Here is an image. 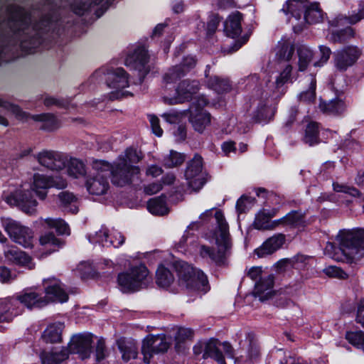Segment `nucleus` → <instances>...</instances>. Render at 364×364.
I'll list each match as a JSON object with an SVG mask.
<instances>
[{"instance_id": "obj_47", "label": "nucleus", "mask_w": 364, "mask_h": 364, "mask_svg": "<svg viewBox=\"0 0 364 364\" xmlns=\"http://www.w3.org/2000/svg\"><path fill=\"white\" fill-rule=\"evenodd\" d=\"M185 156L179 152L171 150L169 154L163 159L164 166L166 168H173L183 164Z\"/></svg>"}, {"instance_id": "obj_46", "label": "nucleus", "mask_w": 364, "mask_h": 364, "mask_svg": "<svg viewBox=\"0 0 364 364\" xmlns=\"http://www.w3.org/2000/svg\"><path fill=\"white\" fill-rule=\"evenodd\" d=\"M299 56V70L304 71L313 58L312 50L306 46H300L297 50Z\"/></svg>"}, {"instance_id": "obj_37", "label": "nucleus", "mask_w": 364, "mask_h": 364, "mask_svg": "<svg viewBox=\"0 0 364 364\" xmlns=\"http://www.w3.org/2000/svg\"><path fill=\"white\" fill-rule=\"evenodd\" d=\"M259 355V350L255 343L250 341L247 348L245 350L244 354L241 353L235 358V364H251Z\"/></svg>"}, {"instance_id": "obj_27", "label": "nucleus", "mask_w": 364, "mask_h": 364, "mask_svg": "<svg viewBox=\"0 0 364 364\" xmlns=\"http://www.w3.org/2000/svg\"><path fill=\"white\" fill-rule=\"evenodd\" d=\"M364 18V5H360L357 10H354L347 16L339 14L333 18L328 21V23L332 28H338L348 24H355Z\"/></svg>"}, {"instance_id": "obj_10", "label": "nucleus", "mask_w": 364, "mask_h": 364, "mask_svg": "<svg viewBox=\"0 0 364 364\" xmlns=\"http://www.w3.org/2000/svg\"><path fill=\"white\" fill-rule=\"evenodd\" d=\"M149 271L147 268L140 264L132 267L128 272L118 275V284L123 292L137 291L147 284Z\"/></svg>"}, {"instance_id": "obj_24", "label": "nucleus", "mask_w": 364, "mask_h": 364, "mask_svg": "<svg viewBox=\"0 0 364 364\" xmlns=\"http://www.w3.org/2000/svg\"><path fill=\"white\" fill-rule=\"evenodd\" d=\"M36 159L41 165L55 171L64 168L67 163V159L63 154L52 150H43L39 152Z\"/></svg>"}, {"instance_id": "obj_20", "label": "nucleus", "mask_w": 364, "mask_h": 364, "mask_svg": "<svg viewBox=\"0 0 364 364\" xmlns=\"http://www.w3.org/2000/svg\"><path fill=\"white\" fill-rule=\"evenodd\" d=\"M148 61L149 55L146 48L138 46L133 53L127 55L124 63L126 66L139 71V80L142 82L146 75L149 72V68L147 65Z\"/></svg>"}, {"instance_id": "obj_59", "label": "nucleus", "mask_w": 364, "mask_h": 364, "mask_svg": "<svg viewBox=\"0 0 364 364\" xmlns=\"http://www.w3.org/2000/svg\"><path fill=\"white\" fill-rule=\"evenodd\" d=\"M319 50L321 54V58L318 61L314 63L315 67L322 66L328 60L331 55V49L326 46H320Z\"/></svg>"}, {"instance_id": "obj_41", "label": "nucleus", "mask_w": 364, "mask_h": 364, "mask_svg": "<svg viewBox=\"0 0 364 364\" xmlns=\"http://www.w3.org/2000/svg\"><path fill=\"white\" fill-rule=\"evenodd\" d=\"M42 225L48 228H54L59 235H70V228L67 223L61 218H48L41 220Z\"/></svg>"}, {"instance_id": "obj_18", "label": "nucleus", "mask_w": 364, "mask_h": 364, "mask_svg": "<svg viewBox=\"0 0 364 364\" xmlns=\"http://www.w3.org/2000/svg\"><path fill=\"white\" fill-rule=\"evenodd\" d=\"M94 338L97 337L89 333L73 336L69 344L70 352L78 355L82 360L89 358L92 353Z\"/></svg>"}, {"instance_id": "obj_1", "label": "nucleus", "mask_w": 364, "mask_h": 364, "mask_svg": "<svg viewBox=\"0 0 364 364\" xmlns=\"http://www.w3.org/2000/svg\"><path fill=\"white\" fill-rule=\"evenodd\" d=\"M114 0H44L28 13L24 9L10 5L6 9V19L4 23L9 28L14 38L19 42L21 48L26 53L33 50L46 40L54 39L65 30L70 20L59 18L61 7L68 5L77 16L93 13L101 17Z\"/></svg>"}, {"instance_id": "obj_56", "label": "nucleus", "mask_w": 364, "mask_h": 364, "mask_svg": "<svg viewBox=\"0 0 364 364\" xmlns=\"http://www.w3.org/2000/svg\"><path fill=\"white\" fill-rule=\"evenodd\" d=\"M333 188L336 192L347 193L353 197H359L360 196V191L355 188L343 183L333 182Z\"/></svg>"}, {"instance_id": "obj_35", "label": "nucleus", "mask_w": 364, "mask_h": 364, "mask_svg": "<svg viewBox=\"0 0 364 364\" xmlns=\"http://www.w3.org/2000/svg\"><path fill=\"white\" fill-rule=\"evenodd\" d=\"M277 210L274 209L259 210L255 218L253 226L257 230H267L270 220L276 215Z\"/></svg>"}, {"instance_id": "obj_16", "label": "nucleus", "mask_w": 364, "mask_h": 364, "mask_svg": "<svg viewBox=\"0 0 364 364\" xmlns=\"http://www.w3.org/2000/svg\"><path fill=\"white\" fill-rule=\"evenodd\" d=\"M202 168V157L199 155H195L193 159L188 164L185 171V177L188 185L195 191H199L206 182Z\"/></svg>"}, {"instance_id": "obj_36", "label": "nucleus", "mask_w": 364, "mask_h": 364, "mask_svg": "<svg viewBox=\"0 0 364 364\" xmlns=\"http://www.w3.org/2000/svg\"><path fill=\"white\" fill-rule=\"evenodd\" d=\"M63 325L61 323H55L49 325L43 331L42 338L46 343H58L61 341V334Z\"/></svg>"}, {"instance_id": "obj_48", "label": "nucleus", "mask_w": 364, "mask_h": 364, "mask_svg": "<svg viewBox=\"0 0 364 364\" xmlns=\"http://www.w3.org/2000/svg\"><path fill=\"white\" fill-rule=\"evenodd\" d=\"M285 226L299 228L304 226V217L301 212L291 211L284 216Z\"/></svg>"}, {"instance_id": "obj_4", "label": "nucleus", "mask_w": 364, "mask_h": 364, "mask_svg": "<svg viewBox=\"0 0 364 364\" xmlns=\"http://www.w3.org/2000/svg\"><path fill=\"white\" fill-rule=\"evenodd\" d=\"M215 218L218 227L214 232L213 240L217 246V250L207 245L199 244L198 252L203 259H209L216 265L222 266L227 263L228 257L230 255L232 242L230 238L229 226L223 213L220 210H217Z\"/></svg>"}, {"instance_id": "obj_38", "label": "nucleus", "mask_w": 364, "mask_h": 364, "mask_svg": "<svg viewBox=\"0 0 364 364\" xmlns=\"http://www.w3.org/2000/svg\"><path fill=\"white\" fill-rule=\"evenodd\" d=\"M58 198L60 205L64 210L71 213H77L78 212V206L77 205V198L70 192L63 191L59 193Z\"/></svg>"}, {"instance_id": "obj_23", "label": "nucleus", "mask_w": 364, "mask_h": 364, "mask_svg": "<svg viewBox=\"0 0 364 364\" xmlns=\"http://www.w3.org/2000/svg\"><path fill=\"white\" fill-rule=\"evenodd\" d=\"M197 63L195 56L187 55L184 57L181 63L171 67L164 75V80L167 82H175L187 75L193 69Z\"/></svg>"}, {"instance_id": "obj_43", "label": "nucleus", "mask_w": 364, "mask_h": 364, "mask_svg": "<svg viewBox=\"0 0 364 364\" xmlns=\"http://www.w3.org/2000/svg\"><path fill=\"white\" fill-rule=\"evenodd\" d=\"M87 169L85 164L77 159H71L68 164V173L69 176L78 178L85 176Z\"/></svg>"}, {"instance_id": "obj_49", "label": "nucleus", "mask_w": 364, "mask_h": 364, "mask_svg": "<svg viewBox=\"0 0 364 364\" xmlns=\"http://www.w3.org/2000/svg\"><path fill=\"white\" fill-rule=\"evenodd\" d=\"M294 52V46L289 41H283L279 42V50L277 55L283 60H289Z\"/></svg>"}, {"instance_id": "obj_14", "label": "nucleus", "mask_w": 364, "mask_h": 364, "mask_svg": "<svg viewBox=\"0 0 364 364\" xmlns=\"http://www.w3.org/2000/svg\"><path fill=\"white\" fill-rule=\"evenodd\" d=\"M254 103H257V108L252 115L255 122L267 124L270 122L275 113V107L272 105L267 93L257 88L255 91Z\"/></svg>"}, {"instance_id": "obj_29", "label": "nucleus", "mask_w": 364, "mask_h": 364, "mask_svg": "<svg viewBox=\"0 0 364 364\" xmlns=\"http://www.w3.org/2000/svg\"><path fill=\"white\" fill-rule=\"evenodd\" d=\"M6 258L17 264L26 267L29 269H32L35 267V264L32 262L31 258L24 252L19 250L18 248L12 247L4 251Z\"/></svg>"}, {"instance_id": "obj_61", "label": "nucleus", "mask_w": 364, "mask_h": 364, "mask_svg": "<svg viewBox=\"0 0 364 364\" xmlns=\"http://www.w3.org/2000/svg\"><path fill=\"white\" fill-rule=\"evenodd\" d=\"M70 349L62 348L60 350L51 351L56 364H60L68 358Z\"/></svg>"}, {"instance_id": "obj_7", "label": "nucleus", "mask_w": 364, "mask_h": 364, "mask_svg": "<svg viewBox=\"0 0 364 364\" xmlns=\"http://www.w3.org/2000/svg\"><path fill=\"white\" fill-rule=\"evenodd\" d=\"M174 268L181 287L190 291L203 294L209 290L207 277L200 269L194 268L183 261L176 262Z\"/></svg>"}, {"instance_id": "obj_9", "label": "nucleus", "mask_w": 364, "mask_h": 364, "mask_svg": "<svg viewBox=\"0 0 364 364\" xmlns=\"http://www.w3.org/2000/svg\"><path fill=\"white\" fill-rule=\"evenodd\" d=\"M0 107L14 114L20 120L28 121L30 119L41 123L40 129L46 132H53L61 127V121L54 114L43 113L30 115L23 112L19 106L11 104L0 97Z\"/></svg>"}, {"instance_id": "obj_55", "label": "nucleus", "mask_w": 364, "mask_h": 364, "mask_svg": "<svg viewBox=\"0 0 364 364\" xmlns=\"http://www.w3.org/2000/svg\"><path fill=\"white\" fill-rule=\"evenodd\" d=\"M43 104L48 107L51 106H56L58 107L67 108L69 105V100L68 99L57 98L55 97L46 95L43 98Z\"/></svg>"}, {"instance_id": "obj_50", "label": "nucleus", "mask_w": 364, "mask_h": 364, "mask_svg": "<svg viewBox=\"0 0 364 364\" xmlns=\"http://www.w3.org/2000/svg\"><path fill=\"white\" fill-rule=\"evenodd\" d=\"M255 203L254 198L243 195L237 201L235 208L238 214L246 213Z\"/></svg>"}, {"instance_id": "obj_44", "label": "nucleus", "mask_w": 364, "mask_h": 364, "mask_svg": "<svg viewBox=\"0 0 364 364\" xmlns=\"http://www.w3.org/2000/svg\"><path fill=\"white\" fill-rule=\"evenodd\" d=\"M174 277L169 269L160 265L156 270V283L163 288L168 287L173 282Z\"/></svg>"}, {"instance_id": "obj_39", "label": "nucleus", "mask_w": 364, "mask_h": 364, "mask_svg": "<svg viewBox=\"0 0 364 364\" xmlns=\"http://www.w3.org/2000/svg\"><path fill=\"white\" fill-rule=\"evenodd\" d=\"M355 36V31L351 27H346L344 29H341L336 31H332L327 36V38L329 41L333 43H344Z\"/></svg>"}, {"instance_id": "obj_32", "label": "nucleus", "mask_w": 364, "mask_h": 364, "mask_svg": "<svg viewBox=\"0 0 364 364\" xmlns=\"http://www.w3.org/2000/svg\"><path fill=\"white\" fill-rule=\"evenodd\" d=\"M212 358L218 364H225L223 355L220 349V341L218 339L211 338L205 343L203 358Z\"/></svg>"}, {"instance_id": "obj_40", "label": "nucleus", "mask_w": 364, "mask_h": 364, "mask_svg": "<svg viewBox=\"0 0 364 364\" xmlns=\"http://www.w3.org/2000/svg\"><path fill=\"white\" fill-rule=\"evenodd\" d=\"M149 211L154 215H163L168 213L166 198L160 196L150 199L147 203Z\"/></svg>"}, {"instance_id": "obj_19", "label": "nucleus", "mask_w": 364, "mask_h": 364, "mask_svg": "<svg viewBox=\"0 0 364 364\" xmlns=\"http://www.w3.org/2000/svg\"><path fill=\"white\" fill-rule=\"evenodd\" d=\"M169 348V343L166 341L164 335H149L143 341L141 353L145 363H150L154 354L165 352Z\"/></svg>"}, {"instance_id": "obj_5", "label": "nucleus", "mask_w": 364, "mask_h": 364, "mask_svg": "<svg viewBox=\"0 0 364 364\" xmlns=\"http://www.w3.org/2000/svg\"><path fill=\"white\" fill-rule=\"evenodd\" d=\"M143 154L136 149L129 147L111 164L112 182L123 187L140 181V168L134 164L139 163Z\"/></svg>"}, {"instance_id": "obj_30", "label": "nucleus", "mask_w": 364, "mask_h": 364, "mask_svg": "<svg viewBox=\"0 0 364 364\" xmlns=\"http://www.w3.org/2000/svg\"><path fill=\"white\" fill-rule=\"evenodd\" d=\"M209 70L210 66L207 65L205 71V77L208 78L206 81L208 87L218 94L230 91L231 89V85L228 79L220 77L218 75L208 77Z\"/></svg>"}, {"instance_id": "obj_60", "label": "nucleus", "mask_w": 364, "mask_h": 364, "mask_svg": "<svg viewBox=\"0 0 364 364\" xmlns=\"http://www.w3.org/2000/svg\"><path fill=\"white\" fill-rule=\"evenodd\" d=\"M193 332L191 328L181 327L178 329L175 336L176 341L178 343L183 342L186 339H190L193 337Z\"/></svg>"}, {"instance_id": "obj_63", "label": "nucleus", "mask_w": 364, "mask_h": 364, "mask_svg": "<svg viewBox=\"0 0 364 364\" xmlns=\"http://www.w3.org/2000/svg\"><path fill=\"white\" fill-rule=\"evenodd\" d=\"M220 21V18L216 15H213L210 18L207 24V34L208 36L215 33L219 25Z\"/></svg>"}, {"instance_id": "obj_52", "label": "nucleus", "mask_w": 364, "mask_h": 364, "mask_svg": "<svg viewBox=\"0 0 364 364\" xmlns=\"http://www.w3.org/2000/svg\"><path fill=\"white\" fill-rule=\"evenodd\" d=\"M39 241L42 246L50 247L49 254L56 251L60 245V241L53 233H47L41 236Z\"/></svg>"}, {"instance_id": "obj_21", "label": "nucleus", "mask_w": 364, "mask_h": 364, "mask_svg": "<svg viewBox=\"0 0 364 364\" xmlns=\"http://www.w3.org/2000/svg\"><path fill=\"white\" fill-rule=\"evenodd\" d=\"M361 50L353 46H346L334 53V64L336 68L345 71L353 66L358 60Z\"/></svg>"}, {"instance_id": "obj_51", "label": "nucleus", "mask_w": 364, "mask_h": 364, "mask_svg": "<svg viewBox=\"0 0 364 364\" xmlns=\"http://www.w3.org/2000/svg\"><path fill=\"white\" fill-rule=\"evenodd\" d=\"M346 338L350 344L364 351V332L361 331L348 332Z\"/></svg>"}, {"instance_id": "obj_64", "label": "nucleus", "mask_w": 364, "mask_h": 364, "mask_svg": "<svg viewBox=\"0 0 364 364\" xmlns=\"http://www.w3.org/2000/svg\"><path fill=\"white\" fill-rule=\"evenodd\" d=\"M220 349L223 350L228 356L235 360L241 354V352L235 353V350L228 342H220Z\"/></svg>"}, {"instance_id": "obj_42", "label": "nucleus", "mask_w": 364, "mask_h": 364, "mask_svg": "<svg viewBox=\"0 0 364 364\" xmlns=\"http://www.w3.org/2000/svg\"><path fill=\"white\" fill-rule=\"evenodd\" d=\"M292 71V67L290 65H287L284 69L277 76L274 82L275 89L278 94L277 96L283 95L284 93V85L291 82V73Z\"/></svg>"}, {"instance_id": "obj_13", "label": "nucleus", "mask_w": 364, "mask_h": 364, "mask_svg": "<svg viewBox=\"0 0 364 364\" xmlns=\"http://www.w3.org/2000/svg\"><path fill=\"white\" fill-rule=\"evenodd\" d=\"M5 231L11 239L24 247L33 246V232L26 226L11 218H6L2 222Z\"/></svg>"}, {"instance_id": "obj_53", "label": "nucleus", "mask_w": 364, "mask_h": 364, "mask_svg": "<svg viewBox=\"0 0 364 364\" xmlns=\"http://www.w3.org/2000/svg\"><path fill=\"white\" fill-rule=\"evenodd\" d=\"M316 80L314 77H311V82L308 90L302 92L299 95V100L304 102H311L316 98Z\"/></svg>"}, {"instance_id": "obj_17", "label": "nucleus", "mask_w": 364, "mask_h": 364, "mask_svg": "<svg viewBox=\"0 0 364 364\" xmlns=\"http://www.w3.org/2000/svg\"><path fill=\"white\" fill-rule=\"evenodd\" d=\"M5 201L10 205L18 206L24 213L32 215L36 213L38 203L31 190H19L7 196Z\"/></svg>"}, {"instance_id": "obj_3", "label": "nucleus", "mask_w": 364, "mask_h": 364, "mask_svg": "<svg viewBox=\"0 0 364 364\" xmlns=\"http://www.w3.org/2000/svg\"><path fill=\"white\" fill-rule=\"evenodd\" d=\"M339 247L327 242L324 254L337 261L347 262L360 259L364 256V229L355 228L341 230L336 236Z\"/></svg>"}, {"instance_id": "obj_8", "label": "nucleus", "mask_w": 364, "mask_h": 364, "mask_svg": "<svg viewBox=\"0 0 364 364\" xmlns=\"http://www.w3.org/2000/svg\"><path fill=\"white\" fill-rule=\"evenodd\" d=\"M112 166L107 161L95 160L92 163V173L86 179L85 187L90 194L102 196L109 188L108 178L112 175Z\"/></svg>"}, {"instance_id": "obj_57", "label": "nucleus", "mask_w": 364, "mask_h": 364, "mask_svg": "<svg viewBox=\"0 0 364 364\" xmlns=\"http://www.w3.org/2000/svg\"><path fill=\"white\" fill-rule=\"evenodd\" d=\"M95 347V359L97 362L104 360L108 355L107 349L105 346V340L102 338H97Z\"/></svg>"}, {"instance_id": "obj_2", "label": "nucleus", "mask_w": 364, "mask_h": 364, "mask_svg": "<svg viewBox=\"0 0 364 364\" xmlns=\"http://www.w3.org/2000/svg\"><path fill=\"white\" fill-rule=\"evenodd\" d=\"M46 295L38 293L33 289L24 290L16 298L0 299V331L6 327L5 323H10L14 317L22 312L21 305L29 309L42 308L49 302L63 303L68 300V294L62 287L61 282L55 278L43 279Z\"/></svg>"}, {"instance_id": "obj_54", "label": "nucleus", "mask_w": 364, "mask_h": 364, "mask_svg": "<svg viewBox=\"0 0 364 364\" xmlns=\"http://www.w3.org/2000/svg\"><path fill=\"white\" fill-rule=\"evenodd\" d=\"M311 259L309 256L298 254L291 258V266L295 269H304L307 268Z\"/></svg>"}, {"instance_id": "obj_28", "label": "nucleus", "mask_w": 364, "mask_h": 364, "mask_svg": "<svg viewBox=\"0 0 364 364\" xmlns=\"http://www.w3.org/2000/svg\"><path fill=\"white\" fill-rule=\"evenodd\" d=\"M318 108L325 114L340 116L346 112L347 105L342 99L336 97L329 101L321 100Z\"/></svg>"}, {"instance_id": "obj_25", "label": "nucleus", "mask_w": 364, "mask_h": 364, "mask_svg": "<svg viewBox=\"0 0 364 364\" xmlns=\"http://www.w3.org/2000/svg\"><path fill=\"white\" fill-rule=\"evenodd\" d=\"M113 237H117V241L108 240L109 237V232L107 228L102 227L99 231L96 232L95 235L92 237L89 236L88 239L91 243H98L103 247L113 246L114 247H119L124 242L125 238L121 232L117 230L113 231Z\"/></svg>"}, {"instance_id": "obj_15", "label": "nucleus", "mask_w": 364, "mask_h": 364, "mask_svg": "<svg viewBox=\"0 0 364 364\" xmlns=\"http://www.w3.org/2000/svg\"><path fill=\"white\" fill-rule=\"evenodd\" d=\"M106 82L109 88L115 90L112 97L119 98L129 94L127 91H122L129 85V75L122 68L109 70L106 74Z\"/></svg>"}, {"instance_id": "obj_33", "label": "nucleus", "mask_w": 364, "mask_h": 364, "mask_svg": "<svg viewBox=\"0 0 364 364\" xmlns=\"http://www.w3.org/2000/svg\"><path fill=\"white\" fill-rule=\"evenodd\" d=\"M50 188V177L44 174L35 173L32 184V191H35L40 199H45L47 190Z\"/></svg>"}, {"instance_id": "obj_26", "label": "nucleus", "mask_w": 364, "mask_h": 364, "mask_svg": "<svg viewBox=\"0 0 364 364\" xmlns=\"http://www.w3.org/2000/svg\"><path fill=\"white\" fill-rule=\"evenodd\" d=\"M285 235L282 233L274 234L267 239L261 246L255 249V253L258 257H265L279 250L285 242Z\"/></svg>"}, {"instance_id": "obj_45", "label": "nucleus", "mask_w": 364, "mask_h": 364, "mask_svg": "<svg viewBox=\"0 0 364 364\" xmlns=\"http://www.w3.org/2000/svg\"><path fill=\"white\" fill-rule=\"evenodd\" d=\"M304 143L313 146L319 142L318 124L316 122H310L306 127L303 139Z\"/></svg>"}, {"instance_id": "obj_58", "label": "nucleus", "mask_w": 364, "mask_h": 364, "mask_svg": "<svg viewBox=\"0 0 364 364\" xmlns=\"http://www.w3.org/2000/svg\"><path fill=\"white\" fill-rule=\"evenodd\" d=\"M325 274L330 277L338 279L347 278V274L340 267L336 266H329L323 269Z\"/></svg>"}, {"instance_id": "obj_12", "label": "nucleus", "mask_w": 364, "mask_h": 364, "mask_svg": "<svg viewBox=\"0 0 364 364\" xmlns=\"http://www.w3.org/2000/svg\"><path fill=\"white\" fill-rule=\"evenodd\" d=\"M200 88L197 80H185L181 82L173 95L164 94L163 101L165 104L173 105L189 101Z\"/></svg>"}, {"instance_id": "obj_62", "label": "nucleus", "mask_w": 364, "mask_h": 364, "mask_svg": "<svg viewBox=\"0 0 364 364\" xmlns=\"http://www.w3.org/2000/svg\"><path fill=\"white\" fill-rule=\"evenodd\" d=\"M148 119L151 124L153 133L157 136H161L163 134V129L160 127L159 118L155 115L149 114Z\"/></svg>"}, {"instance_id": "obj_34", "label": "nucleus", "mask_w": 364, "mask_h": 364, "mask_svg": "<svg viewBox=\"0 0 364 364\" xmlns=\"http://www.w3.org/2000/svg\"><path fill=\"white\" fill-rule=\"evenodd\" d=\"M117 345L122 354V358L124 361L127 362L136 358L138 348L133 340L120 339L117 341Z\"/></svg>"}, {"instance_id": "obj_11", "label": "nucleus", "mask_w": 364, "mask_h": 364, "mask_svg": "<svg viewBox=\"0 0 364 364\" xmlns=\"http://www.w3.org/2000/svg\"><path fill=\"white\" fill-rule=\"evenodd\" d=\"M208 102L205 96L199 95L195 98L188 109V121L197 132L203 133L211 123L210 114L203 109Z\"/></svg>"}, {"instance_id": "obj_31", "label": "nucleus", "mask_w": 364, "mask_h": 364, "mask_svg": "<svg viewBox=\"0 0 364 364\" xmlns=\"http://www.w3.org/2000/svg\"><path fill=\"white\" fill-rule=\"evenodd\" d=\"M242 20V15L239 11H235L228 16L224 24V31L228 36L234 38L241 33Z\"/></svg>"}, {"instance_id": "obj_6", "label": "nucleus", "mask_w": 364, "mask_h": 364, "mask_svg": "<svg viewBox=\"0 0 364 364\" xmlns=\"http://www.w3.org/2000/svg\"><path fill=\"white\" fill-rule=\"evenodd\" d=\"M286 14H291L299 21L292 23L295 33L301 31L306 23H318L323 21V14L318 3H309L307 0H288L282 9Z\"/></svg>"}, {"instance_id": "obj_22", "label": "nucleus", "mask_w": 364, "mask_h": 364, "mask_svg": "<svg viewBox=\"0 0 364 364\" xmlns=\"http://www.w3.org/2000/svg\"><path fill=\"white\" fill-rule=\"evenodd\" d=\"M262 270L260 267H252L248 271V277L255 283V293L259 296L260 299H263V294L267 297L270 294L271 290L274 284V276L269 274L266 277H262Z\"/></svg>"}]
</instances>
